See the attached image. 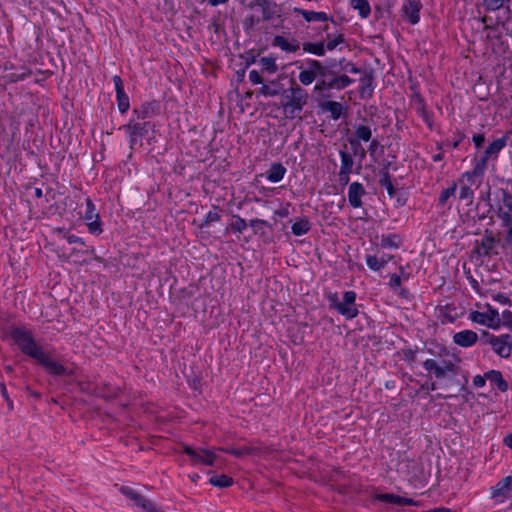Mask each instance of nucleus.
<instances>
[{
    "label": "nucleus",
    "instance_id": "bb28decb",
    "mask_svg": "<svg viewBox=\"0 0 512 512\" xmlns=\"http://www.w3.org/2000/svg\"><path fill=\"white\" fill-rule=\"evenodd\" d=\"M285 172L286 169L280 163H275L267 171V179L273 183L279 182L283 179Z\"/></svg>",
    "mask_w": 512,
    "mask_h": 512
},
{
    "label": "nucleus",
    "instance_id": "6e6552de",
    "mask_svg": "<svg viewBox=\"0 0 512 512\" xmlns=\"http://www.w3.org/2000/svg\"><path fill=\"white\" fill-rule=\"evenodd\" d=\"M307 68L302 70L299 75V82L302 85L308 86L312 84L319 76H324L328 73V68L318 60H308Z\"/></svg>",
    "mask_w": 512,
    "mask_h": 512
},
{
    "label": "nucleus",
    "instance_id": "49530a36",
    "mask_svg": "<svg viewBox=\"0 0 512 512\" xmlns=\"http://www.w3.org/2000/svg\"><path fill=\"white\" fill-rule=\"evenodd\" d=\"M220 220V214L214 210V211H209L206 216H205V219L203 221V223L200 225V227H203L205 225H208L212 222H217Z\"/></svg>",
    "mask_w": 512,
    "mask_h": 512
},
{
    "label": "nucleus",
    "instance_id": "37998d69",
    "mask_svg": "<svg viewBox=\"0 0 512 512\" xmlns=\"http://www.w3.org/2000/svg\"><path fill=\"white\" fill-rule=\"evenodd\" d=\"M459 197L460 199L465 200L470 204L473 200V190L469 186L464 185L460 189Z\"/></svg>",
    "mask_w": 512,
    "mask_h": 512
},
{
    "label": "nucleus",
    "instance_id": "79ce46f5",
    "mask_svg": "<svg viewBox=\"0 0 512 512\" xmlns=\"http://www.w3.org/2000/svg\"><path fill=\"white\" fill-rule=\"evenodd\" d=\"M260 63L261 66L270 73H274L277 70L276 62L271 57H262Z\"/></svg>",
    "mask_w": 512,
    "mask_h": 512
},
{
    "label": "nucleus",
    "instance_id": "9b49d317",
    "mask_svg": "<svg viewBox=\"0 0 512 512\" xmlns=\"http://www.w3.org/2000/svg\"><path fill=\"white\" fill-rule=\"evenodd\" d=\"M147 123H128L120 128L124 130L130 138V148L141 143L143 136L147 133Z\"/></svg>",
    "mask_w": 512,
    "mask_h": 512
},
{
    "label": "nucleus",
    "instance_id": "412c9836",
    "mask_svg": "<svg viewBox=\"0 0 512 512\" xmlns=\"http://www.w3.org/2000/svg\"><path fill=\"white\" fill-rule=\"evenodd\" d=\"M355 136H356L355 140H353V139L350 140V144L352 146L359 144V141H364V142L370 141L372 138V130L368 126L358 125L355 128Z\"/></svg>",
    "mask_w": 512,
    "mask_h": 512
},
{
    "label": "nucleus",
    "instance_id": "423d86ee",
    "mask_svg": "<svg viewBox=\"0 0 512 512\" xmlns=\"http://www.w3.org/2000/svg\"><path fill=\"white\" fill-rule=\"evenodd\" d=\"M507 137H501L491 142L484 151V155L477 161L474 173H483L487 162L490 159H496L499 152L507 145Z\"/></svg>",
    "mask_w": 512,
    "mask_h": 512
},
{
    "label": "nucleus",
    "instance_id": "69168bd1",
    "mask_svg": "<svg viewBox=\"0 0 512 512\" xmlns=\"http://www.w3.org/2000/svg\"><path fill=\"white\" fill-rule=\"evenodd\" d=\"M147 499L144 498L142 495L140 494H137V496L133 499V501L135 502V504L139 507H143V503H145Z\"/></svg>",
    "mask_w": 512,
    "mask_h": 512
},
{
    "label": "nucleus",
    "instance_id": "58836bf2",
    "mask_svg": "<svg viewBox=\"0 0 512 512\" xmlns=\"http://www.w3.org/2000/svg\"><path fill=\"white\" fill-rule=\"evenodd\" d=\"M84 218L87 221H91L93 219H99L98 213L95 211V205L93 204L90 198L86 199V212Z\"/></svg>",
    "mask_w": 512,
    "mask_h": 512
},
{
    "label": "nucleus",
    "instance_id": "8fccbe9b",
    "mask_svg": "<svg viewBox=\"0 0 512 512\" xmlns=\"http://www.w3.org/2000/svg\"><path fill=\"white\" fill-rule=\"evenodd\" d=\"M502 324L512 330V312L505 310L502 313Z\"/></svg>",
    "mask_w": 512,
    "mask_h": 512
},
{
    "label": "nucleus",
    "instance_id": "6e6d98bb",
    "mask_svg": "<svg viewBox=\"0 0 512 512\" xmlns=\"http://www.w3.org/2000/svg\"><path fill=\"white\" fill-rule=\"evenodd\" d=\"M113 82H114V85H115V89H116V93L117 94H121L122 92H124V89H123V82H122V79L120 76L118 75H115L113 77Z\"/></svg>",
    "mask_w": 512,
    "mask_h": 512
},
{
    "label": "nucleus",
    "instance_id": "1a4fd4ad",
    "mask_svg": "<svg viewBox=\"0 0 512 512\" xmlns=\"http://www.w3.org/2000/svg\"><path fill=\"white\" fill-rule=\"evenodd\" d=\"M470 319L478 324L486 325L489 328L497 329L501 325V318L497 310L491 307L487 312L474 311L470 314Z\"/></svg>",
    "mask_w": 512,
    "mask_h": 512
},
{
    "label": "nucleus",
    "instance_id": "393cba45",
    "mask_svg": "<svg viewBox=\"0 0 512 512\" xmlns=\"http://www.w3.org/2000/svg\"><path fill=\"white\" fill-rule=\"evenodd\" d=\"M262 8L263 19L270 20L274 17H280V8L274 2L268 0L265 4L260 6Z\"/></svg>",
    "mask_w": 512,
    "mask_h": 512
},
{
    "label": "nucleus",
    "instance_id": "bf43d9fd",
    "mask_svg": "<svg viewBox=\"0 0 512 512\" xmlns=\"http://www.w3.org/2000/svg\"><path fill=\"white\" fill-rule=\"evenodd\" d=\"M472 140H473V142H474L475 146H476L477 148H479V147H480V146H482V144L484 143V141H485V136H484V134H482V133L475 134V135L473 136Z\"/></svg>",
    "mask_w": 512,
    "mask_h": 512
},
{
    "label": "nucleus",
    "instance_id": "5fc2aeb1",
    "mask_svg": "<svg viewBox=\"0 0 512 512\" xmlns=\"http://www.w3.org/2000/svg\"><path fill=\"white\" fill-rule=\"evenodd\" d=\"M142 509L145 511V512H161L156 506L155 504L150 501V500H146L145 503H143V507Z\"/></svg>",
    "mask_w": 512,
    "mask_h": 512
},
{
    "label": "nucleus",
    "instance_id": "7c9ffc66",
    "mask_svg": "<svg viewBox=\"0 0 512 512\" xmlns=\"http://www.w3.org/2000/svg\"><path fill=\"white\" fill-rule=\"evenodd\" d=\"M303 50L305 52L317 55V56H323L325 54V46L323 42L318 43H311V42H305L303 44Z\"/></svg>",
    "mask_w": 512,
    "mask_h": 512
},
{
    "label": "nucleus",
    "instance_id": "603ef678",
    "mask_svg": "<svg viewBox=\"0 0 512 512\" xmlns=\"http://www.w3.org/2000/svg\"><path fill=\"white\" fill-rule=\"evenodd\" d=\"M343 299L344 303L348 304L349 306H354L356 294L353 291H347L344 293Z\"/></svg>",
    "mask_w": 512,
    "mask_h": 512
},
{
    "label": "nucleus",
    "instance_id": "dca6fc26",
    "mask_svg": "<svg viewBox=\"0 0 512 512\" xmlns=\"http://www.w3.org/2000/svg\"><path fill=\"white\" fill-rule=\"evenodd\" d=\"M420 4L415 0H407L402 7L403 17L411 24H416L419 21Z\"/></svg>",
    "mask_w": 512,
    "mask_h": 512
},
{
    "label": "nucleus",
    "instance_id": "a19ab883",
    "mask_svg": "<svg viewBox=\"0 0 512 512\" xmlns=\"http://www.w3.org/2000/svg\"><path fill=\"white\" fill-rule=\"evenodd\" d=\"M456 183H453L452 186H450L449 188L447 189H444L441 194H440V197H439V204L440 205H444L447 200L453 196L456 192Z\"/></svg>",
    "mask_w": 512,
    "mask_h": 512
},
{
    "label": "nucleus",
    "instance_id": "b1692460",
    "mask_svg": "<svg viewBox=\"0 0 512 512\" xmlns=\"http://www.w3.org/2000/svg\"><path fill=\"white\" fill-rule=\"evenodd\" d=\"M273 45L277 46L287 52H295L300 47V45L297 41L289 42L283 36H275L273 39Z\"/></svg>",
    "mask_w": 512,
    "mask_h": 512
},
{
    "label": "nucleus",
    "instance_id": "338daca9",
    "mask_svg": "<svg viewBox=\"0 0 512 512\" xmlns=\"http://www.w3.org/2000/svg\"><path fill=\"white\" fill-rule=\"evenodd\" d=\"M147 499L144 498L142 495L140 494H137V496L133 499V501L135 502V504L139 507H143V503H145Z\"/></svg>",
    "mask_w": 512,
    "mask_h": 512
},
{
    "label": "nucleus",
    "instance_id": "39448f33",
    "mask_svg": "<svg viewBox=\"0 0 512 512\" xmlns=\"http://www.w3.org/2000/svg\"><path fill=\"white\" fill-rule=\"evenodd\" d=\"M423 366L428 373H433L437 379H442L456 373V365L450 360L427 359Z\"/></svg>",
    "mask_w": 512,
    "mask_h": 512
},
{
    "label": "nucleus",
    "instance_id": "09e8293b",
    "mask_svg": "<svg viewBox=\"0 0 512 512\" xmlns=\"http://www.w3.org/2000/svg\"><path fill=\"white\" fill-rule=\"evenodd\" d=\"M343 41H344L343 35L339 34L335 38L328 40V42L326 44V48L331 51V50L335 49Z\"/></svg>",
    "mask_w": 512,
    "mask_h": 512
},
{
    "label": "nucleus",
    "instance_id": "2eb2a0df",
    "mask_svg": "<svg viewBox=\"0 0 512 512\" xmlns=\"http://www.w3.org/2000/svg\"><path fill=\"white\" fill-rule=\"evenodd\" d=\"M477 340L478 335L472 330H463L455 333L453 336L454 343L461 347H470L474 345Z\"/></svg>",
    "mask_w": 512,
    "mask_h": 512
},
{
    "label": "nucleus",
    "instance_id": "7ed1b4c3",
    "mask_svg": "<svg viewBox=\"0 0 512 512\" xmlns=\"http://www.w3.org/2000/svg\"><path fill=\"white\" fill-rule=\"evenodd\" d=\"M498 217L502 221V226L506 228L505 243L512 246V195L507 191H502Z\"/></svg>",
    "mask_w": 512,
    "mask_h": 512
},
{
    "label": "nucleus",
    "instance_id": "20e7f679",
    "mask_svg": "<svg viewBox=\"0 0 512 512\" xmlns=\"http://www.w3.org/2000/svg\"><path fill=\"white\" fill-rule=\"evenodd\" d=\"M183 452L187 454L193 465L202 464L205 466H213L217 459V455L213 450L206 448H193L187 444H182Z\"/></svg>",
    "mask_w": 512,
    "mask_h": 512
},
{
    "label": "nucleus",
    "instance_id": "3c124183",
    "mask_svg": "<svg viewBox=\"0 0 512 512\" xmlns=\"http://www.w3.org/2000/svg\"><path fill=\"white\" fill-rule=\"evenodd\" d=\"M342 70L344 71H348L350 73H360L361 72V69L358 68L355 64H353L352 62H345L344 65H342Z\"/></svg>",
    "mask_w": 512,
    "mask_h": 512
},
{
    "label": "nucleus",
    "instance_id": "473e14b6",
    "mask_svg": "<svg viewBox=\"0 0 512 512\" xmlns=\"http://www.w3.org/2000/svg\"><path fill=\"white\" fill-rule=\"evenodd\" d=\"M340 157H341L340 171L351 173L353 164H354V160H353L352 156L345 151H341Z\"/></svg>",
    "mask_w": 512,
    "mask_h": 512
},
{
    "label": "nucleus",
    "instance_id": "f8f14e48",
    "mask_svg": "<svg viewBox=\"0 0 512 512\" xmlns=\"http://www.w3.org/2000/svg\"><path fill=\"white\" fill-rule=\"evenodd\" d=\"M217 450L231 454L237 458H243L245 456H259L262 453V449L260 447L253 445L243 447H219Z\"/></svg>",
    "mask_w": 512,
    "mask_h": 512
},
{
    "label": "nucleus",
    "instance_id": "f704fd0d",
    "mask_svg": "<svg viewBox=\"0 0 512 512\" xmlns=\"http://www.w3.org/2000/svg\"><path fill=\"white\" fill-rule=\"evenodd\" d=\"M310 229L309 222L307 220H300L292 225V232L294 235L301 236L306 234Z\"/></svg>",
    "mask_w": 512,
    "mask_h": 512
},
{
    "label": "nucleus",
    "instance_id": "a878e982",
    "mask_svg": "<svg viewBox=\"0 0 512 512\" xmlns=\"http://www.w3.org/2000/svg\"><path fill=\"white\" fill-rule=\"evenodd\" d=\"M321 108L329 112L334 120L339 119L343 111V105L336 101H326L321 104Z\"/></svg>",
    "mask_w": 512,
    "mask_h": 512
},
{
    "label": "nucleus",
    "instance_id": "4468645a",
    "mask_svg": "<svg viewBox=\"0 0 512 512\" xmlns=\"http://www.w3.org/2000/svg\"><path fill=\"white\" fill-rule=\"evenodd\" d=\"M512 486V476H506L499 482H497L493 487H491V498L499 499L505 498L508 496L509 491Z\"/></svg>",
    "mask_w": 512,
    "mask_h": 512
},
{
    "label": "nucleus",
    "instance_id": "c85d7f7f",
    "mask_svg": "<svg viewBox=\"0 0 512 512\" xmlns=\"http://www.w3.org/2000/svg\"><path fill=\"white\" fill-rule=\"evenodd\" d=\"M380 184L382 187H384L387 190V193L390 197L394 196L395 190L392 184L391 176L389 174V171L387 168H383L380 171Z\"/></svg>",
    "mask_w": 512,
    "mask_h": 512
},
{
    "label": "nucleus",
    "instance_id": "e433bc0d",
    "mask_svg": "<svg viewBox=\"0 0 512 512\" xmlns=\"http://www.w3.org/2000/svg\"><path fill=\"white\" fill-rule=\"evenodd\" d=\"M328 73L324 76H319L317 83L314 86L315 93H323L324 91L332 90L328 83Z\"/></svg>",
    "mask_w": 512,
    "mask_h": 512
},
{
    "label": "nucleus",
    "instance_id": "e2e57ef3",
    "mask_svg": "<svg viewBox=\"0 0 512 512\" xmlns=\"http://www.w3.org/2000/svg\"><path fill=\"white\" fill-rule=\"evenodd\" d=\"M249 225L253 228H258L259 225H268V223L262 219H252L250 220Z\"/></svg>",
    "mask_w": 512,
    "mask_h": 512
},
{
    "label": "nucleus",
    "instance_id": "de8ad7c7",
    "mask_svg": "<svg viewBox=\"0 0 512 512\" xmlns=\"http://www.w3.org/2000/svg\"><path fill=\"white\" fill-rule=\"evenodd\" d=\"M87 226L91 233L99 234L102 232L101 223H100L99 219H93V220L89 221L87 223Z\"/></svg>",
    "mask_w": 512,
    "mask_h": 512
},
{
    "label": "nucleus",
    "instance_id": "4be33fe9",
    "mask_svg": "<svg viewBox=\"0 0 512 512\" xmlns=\"http://www.w3.org/2000/svg\"><path fill=\"white\" fill-rule=\"evenodd\" d=\"M331 300L334 303L333 307L336 308L338 310V312L340 314H342L343 316H345L347 319H352L357 316L358 310L356 309L355 306H349L348 304H346L344 302L343 303L337 302L336 296L331 298Z\"/></svg>",
    "mask_w": 512,
    "mask_h": 512
},
{
    "label": "nucleus",
    "instance_id": "774afa93",
    "mask_svg": "<svg viewBox=\"0 0 512 512\" xmlns=\"http://www.w3.org/2000/svg\"><path fill=\"white\" fill-rule=\"evenodd\" d=\"M503 442L504 444L509 447L510 449H512V433L507 435L504 439H503Z\"/></svg>",
    "mask_w": 512,
    "mask_h": 512
},
{
    "label": "nucleus",
    "instance_id": "2f4dec72",
    "mask_svg": "<svg viewBox=\"0 0 512 512\" xmlns=\"http://www.w3.org/2000/svg\"><path fill=\"white\" fill-rule=\"evenodd\" d=\"M351 5L359 11L361 17L366 18L371 12L370 5L367 0H352Z\"/></svg>",
    "mask_w": 512,
    "mask_h": 512
},
{
    "label": "nucleus",
    "instance_id": "f3484780",
    "mask_svg": "<svg viewBox=\"0 0 512 512\" xmlns=\"http://www.w3.org/2000/svg\"><path fill=\"white\" fill-rule=\"evenodd\" d=\"M328 83L331 89L342 90L353 83V80L347 75H337L328 69Z\"/></svg>",
    "mask_w": 512,
    "mask_h": 512
},
{
    "label": "nucleus",
    "instance_id": "cd10ccee",
    "mask_svg": "<svg viewBox=\"0 0 512 512\" xmlns=\"http://www.w3.org/2000/svg\"><path fill=\"white\" fill-rule=\"evenodd\" d=\"M485 377L492 383H495L500 391L505 392L508 389V384L499 371H489L485 374Z\"/></svg>",
    "mask_w": 512,
    "mask_h": 512
},
{
    "label": "nucleus",
    "instance_id": "c9c22d12",
    "mask_svg": "<svg viewBox=\"0 0 512 512\" xmlns=\"http://www.w3.org/2000/svg\"><path fill=\"white\" fill-rule=\"evenodd\" d=\"M400 245V239L397 235H389L386 237H383L380 243V246L383 248H395L397 249Z\"/></svg>",
    "mask_w": 512,
    "mask_h": 512
},
{
    "label": "nucleus",
    "instance_id": "4c0bfd02",
    "mask_svg": "<svg viewBox=\"0 0 512 512\" xmlns=\"http://www.w3.org/2000/svg\"><path fill=\"white\" fill-rule=\"evenodd\" d=\"M52 233H53V235H59V236L61 235L63 238H65L67 240V242L69 244H73V243L84 244V242L82 241L81 238H79L75 235H67L63 228H55V229H53Z\"/></svg>",
    "mask_w": 512,
    "mask_h": 512
},
{
    "label": "nucleus",
    "instance_id": "ddd939ff",
    "mask_svg": "<svg viewBox=\"0 0 512 512\" xmlns=\"http://www.w3.org/2000/svg\"><path fill=\"white\" fill-rule=\"evenodd\" d=\"M43 367L53 375H64L67 374V369L59 362L51 359L46 355L45 352L36 359Z\"/></svg>",
    "mask_w": 512,
    "mask_h": 512
},
{
    "label": "nucleus",
    "instance_id": "aec40b11",
    "mask_svg": "<svg viewBox=\"0 0 512 512\" xmlns=\"http://www.w3.org/2000/svg\"><path fill=\"white\" fill-rule=\"evenodd\" d=\"M393 258L392 255H367L366 256V263L368 267L374 271H378L381 268H383L388 261H390Z\"/></svg>",
    "mask_w": 512,
    "mask_h": 512
},
{
    "label": "nucleus",
    "instance_id": "c756f323",
    "mask_svg": "<svg viewBox=\"0 0 512 512\" xmlns=\"http://www.w3.org/2000/svg\"><path fill=\"white\" fill-rule=\"evenodd\" d=\"M209 483L215 487L226 488L233 484V479L225 474L213 475Z\"/></svg>",
    "mask_w": 512,
    "mask_h": 512
},
{
    "label": "nucleus",
    "instance_id": "a211bd4d",
    "mask_svg": "<svg viewBox=\"0 0 512 512\" xmlns=\"http://www.w3.org/2000/svg\"><path fill=\"white\" fill-rule=\"evenodd\" d=\"M365 194L364 187L358 182H353L349 186L348 190V201L354 208H358L362 205L361 197Z\"/></svg>",
    "mask_w": 512,
    "mask_h": 512
},
{
    "label": "nucleus",
    "instance_id": "f257e3e1",
    "mask_svg": "<svg viewBox=\"0 0 512 512\" xmlns=\"http://www.w3.org/2000/svg\"><path fill=\"white\" fill-rule=\"evenodd\" d=\"M308 101V92L294 80L291 81L289 88L281 92L280 106L286 118L294 119L298 117Z\"/></svg>",
    "mask_w": 512,
    "mask_h": 512
},
{
    "label": "nucleus",
    "instance_id": "5701e85b",
    "mask_svg": "<svg viewBox=\"0 0 512 512\" xmlns=\"http://www.w3.org/2000/svg\"><path fill=\"white\" fill-rule=\"evenodd\" d=\"M294 12L302 15L303 18L307 22L327 21L328 20V16H327V14L325 12H314V11L304 10V9H301V8H295Z\"/></svg>",
    "mask_w": 512,
    "mask_h": 512
},
{
    "label": "nucleus",
    "instance_id": "0e129e2a",
    "mask_svg": "<svg viewBox=\"0 0 512 512\" xmlns=\"http://www.w3.org/2000/svg\"><path fill=\"white\" fill-rule=\"evenodd\" d=\"M147 499L144 498L142 495L140 494H137V496L133 499V501L135 502V504L139 507H143V503H145Z\"/></svg>",
    "mask_w": 512,
    "mask_h": 512
},
{
    "label": "nucleus",
    "instance_id": "ea45409f",
    "mask_svg": "<svg viewBox=\"0 0 512 512\" xmlns=\"http://www.w3.org/2000/svg\"><path fill=\"white\" fill-rule=\"evenodd\" d=\"M230 228L234 232L241 233L247 228V223L240 216H234V221L230 224Z\"/></svg>",
    "mask_w": 512,
    "mask_h": 512
},
{
    "label": "nucleus",
    "instance_id": "c03bdc74",
    "mask_svg": "<svg viewBox=\"0 0 512 512\" xmlns=\"http://www.w3.org/2000/svg\"><path fill=\"white\" fill-rule=\"evenodd\" d=\"M117 100H118V108L120 112L124 113L129 108V99L125 92H122L121 94H117Z\"/></svg>",
    "mask_w": 512,
    "mask_h": 512
},
{
    "label": "nucleus",
    "instance_id": "13d9d810",
    "mask_svg": "<svg viewBox=\"0 0 512 512\" xmlns=\"http://www.w3.org/2000/svg\"><path fill=\"white\" fill-rule=\"evenodd\" d=\"M389 285L391 288L396 289L401 285V277L400 275L393 274L390 278Z\"/></svg>",
    "mask_w": 512,
    "mask_h": 512
},
{
    "label": "nucleus",
    "instance_id": "680f3d73",
    "mask_svg": "<svg viewBox=\"0 0 512 512\" xmlns=\"http://www.w3.org/2000/svg\"><path fill=\"white\" fill-rule=\"evenodd\" d=\"M349 175H350V173H348V172L339 171L338 176H339L340 184H342V185L348 184V182H349Z\"/></svg>",
    "mask_w": 512,
    "mask_h": 512
},
{
    "label": "nucleus",
    "instance_id": "72a5a7b5",
    "mask_svg": "<svg viewBox=\"0 0 512 512\" xmlns=\"http://www.w3.org/2000/svg\"><path fill=\"white\" fill-rule=\"evenodd\" d=\"M281 87H280V84L278 83H275V82H272L270 85H267V84H263L261 89H260V93L263 94L264 96H276V95H281Z\"/></svg>",
    "mask_w": 512,
    "mask_h": 512
},
{
    "label": "nucleus",
    "instance_id": "f03ea898",
    "mask_svg": "<svg viewBox=\"0 0 512 512\" xmlns=\"http://www.w3.org/2000/svg\"><path fill=\"white\" fill-rule=\"evenodd\" d=\"M10 335L24 354L37 359L44 352L35 342L32 333L24 328H12Z\"/></svg>",
    "mask_w": 512,
    "mask_h": 512
},
{
    "label": "nucleus",
    "instance_id": "4d7b16f0",
    "mask_svg": "<svg viewBox=\"0 0 512 512\" xmlns=\"http://www.w3.org/2000/svg\"><path fill=\"white\" fill-rule=\"evenodd\" d=\"M120 392H121L120 389L116 388L113 391H110V390L109 391H101L98 394L105 398H114V397H117L120 394Z\"/></svg>",
    "mask_w": 512,
    "mask_h": 512
},
{
    "label": "nucleus",
    "instance_id": "6ab92c4d",
    "mask_svg": "<svg viewBox=\"0 0 512 512\" xmlns=\"http://www.w3.org/2000/svg\"><path fill=\"white\" fill-rule=\"evenodd\" d=\"M376 499L382 502L393 503L397 505H416V502L411 498H405L394 494L384 493L378 494Z\"/></svg>",
    "mask_w": 512,
    "mask_h": 512
},
{
    "label": "nucleus",
    "instance_id": "0eeeda50",
    "mask_svg": "<svg viewBox=\"0 0 512 512\" xmlns=\"http://www.w3.org/2000/svg\"><path fill=\"white\" fill-rule=\"evenodd\" d=\"M483 337L487 338V343L493 348V351L502 358H508L512 351V335L504 334L494 336L488 332L483 333Z\"/></svg>",
    "mask_w": 512,
    "mask_h": 512
},
{
    "label": "nucleus",
    "instance_id": "a18cd8bd",
    "mask_svg": "<svg viewBox=\"0 0 512 512\" xmlns=\"http://www.w3.org/2000/svg\"><path fill=\"white\" fill-rule=\"evenodd\" d=\"M416 110L417 112L420 114V116L423 118V120L428 124V126L431 128L432 127V124L430 122V119H429V116H428V113L425 109V106L423 104V101L421 99H419L417 101V104H416Z\"/></svg>",
    "mask_w": 512,
    "mask_h": 512
},
{
    "label": "nucleus",
    "instance_id": "9d476101",
    "mask_svg": "<svg viewBox=\"0 0 512 512\" xmlns=\"http://www.w3.org/2000/svg\"><path fill=\"white\" fill-rule=\"evenodd\" d=\"M499 240L495 237L491 230H485L480 241H476L475 250L480 256H490L494 251Z\"/></svg>",
    "mask_w": 512,
    "mask_h": 512
},
{
    "label": "nucleus",
    "instance_id": "052dcab7",
    "mask_svg": "<svg viewBox=\"0 0 512 512\" xmlns=\"http://www.w3.org/2000/svg\"><path fill=\"white\" fill-rule=\"evenodd\" d=\"M121 492L124 495H126L127 497H129L131 500H133L137 496V494H138L137 492L133 491L129 487H122L121 488Z\"/></svg>",
    "mask_w": 512,
    "mask_h": 512
},
{
    "label": "nucleus",
    "instance_id": "864d4df0",
    "mask_svg": "<svg viewBox=\"0 0 512 512\" xmlns=\"http://www.w3.org/2000/svg\"><path fill=\"white\" fill-rule=\"evenodd\" d=\"M249 80L253 83V84H260L262 83V77L261 75L259 74L258 71L256 70H251L249 72Z\"/></svg>",
    "mask_w": 512,
    "mask_h": 512
}]
</instances>
